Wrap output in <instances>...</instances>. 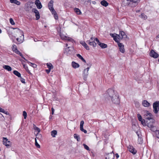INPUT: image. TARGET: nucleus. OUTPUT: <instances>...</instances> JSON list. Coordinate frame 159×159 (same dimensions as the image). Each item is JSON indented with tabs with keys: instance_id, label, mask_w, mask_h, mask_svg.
I'll list each match as a JSON object with an SVG mask.
<instances>
[{
	"instance_id": "nucleus-1",
	"label": "nucleus",
	"mask_w": 159,
	"mask_h": 159,
	"mask_svg": "<svg viewBox=\"0 0 159 159\" xmlns=\"http://www.w3.org/2000/svg\"><path fill=\"white\" fill-rule=\"evenodd\" d=\"M108 96L112 102L114 104H118L120 102L119 96L118 93L112 89H108L107 91Z\"/></svg>"
},
{
	"instance_id": "nucleus-2",
	"label": "nucleus",
	"mask_w": 159,
	"mask_h": 159,
	"mask_svg": "<svg viewBox=\"0 0 159 159\" xmlns=\"http://www.w3.org/2000/svg\"><path fill=\"white\" fill-rule=\"evenodd\" d=\"M14 29L15 30L14 31L15 36L19 37L16 38V40L19 44L21 43L24 40L23 32L22 31L18 28H15Z\"/></svg>"
},
{
	"instance_id": "nucleus-3",
	"label": "nucleus",
	"mask_w": 159,
	"mask_h": 159,
	"mask_svg": "<svg viewBox=\"0 0 159 159\" xmlns=\"http://www.w3.org/2000/svg\"><path fill=\"white\" fill-rule=\"evenodd\" d=\"M146 122L147 123V126L151 128V130L153 131H156V129L153 125V124L154 122V120L153 119H152L151 120H149V121H147Z\"/></svg>"
},
{
	"instance_id": "nucleus-4",
	"label": "nucleus",
	"mask_w": 159,
	"mask_h": 159,
	"mask_svg": "<svg viewBox=\"0 0 159 159\" xmlns=\"http://www.w3.org/2000/svg\"><path fill=\"white\" fill-rule=\"evenodd\" d=\"M3 144L7 148H10L11 145V142L9 141L7 138H3Z\"/></svg>"
},
{
	"instance_id": "nucleus-5",
	"label": "nucleus",
	"mask_w": 159,
	"mask_h": 159,
	"mask_svg": "<svg viewBox=\"0 0 159 159\" xmlns=\"http://www.w3.org/2000/svg\"><path fill=\"white\" fill-rule=\"evenodd\" d=\"M95 40V39H94L93 38H91L89 40H88L87 42L90 46H93V47H95L96 46L97 44L94 41Z\"/></svg>"
},
{
	"instance_id": "nucleus-6",
	"label": "nucleus",
	"mask_w": 159,
	"mask_h": 159,
	"mask_svg": "<svg viewBox=\"0 0 159 159\" xmlns=\"http://www.w3.org/2000/svg\"><path fill=\"white\" fill-rule=\"evenodd\" d=\"M60 35L61 39L63 40H67V41L71 42L72 43H73L74 41L73 39L70 38L66 36L65 35L61 34Z\"/></svg>"
},
{
	"instance_id": "nucleus-7",
	"label": "nucleus",
	"mask_w": 159,
	"mask_h": 159,
	"mask_svg": "<svg viewBox=\"0 0 159 159\" xmlns=\"http://www.w3.org/2000/svg\"><path fill=\"white\" fill-rule=\"evenodd\" d=\"M89 67H87L86 69H85L83 72V77L84 79L86 80L88 75V71L89 69Z\"/></svg>"
},
{
	"instance_id": "nucleus-8",
	"label": "nucleus",
	"mask_w": 159,
	"mask_h": 159,
	"mask_svg": "<svg viewBox=\"0 0 159 159\" xmlns=\"http://www.w3.org/2000/svg\"><path fill=\"white\" fill-rule=\"evenodd\" d=\"M53 1L52 0H51L50 2H49L48 4V7L49 9L50 10V11H51V12H52L53 13L55 12V10H54L53 7Z\"/></svg>"
},
{
	"instance_id": "nucleus-9",
	"label": "nucleus",
	"mask_w": 159,
	"mask_h": 159,
	"mask_svg": "<svg viewBox=\"0 0 159 159\" xmlns=\"http://www.w3.org/2000/svg\"><path fill=\"white\" fill-rule=\"evenodd\" d=\"M95 41L102 48H105L107 47V45L106 44L100 42L98 38H95Z\"/></svg>"
},
{
	"instance_id": "nucleus-10",
	"label": "nucleus",
	"mask_w": 159,
	"mask_h": 159,
	"mask_svg": "<svg viewBox=\"0 0 159 159\" xmlns=\"http://www.w3.org/2000/svg\"><path fill=\"white\" fill-rule=\"evenodd\" d=\"M150 55L151 57L155 58H156L158 57V54L153 50H152L150 52Z\"/></svg>"
},
{
	"instance_id": "nucleus-11",
	"label": "nucleus",
	"mask_w": 159,
	"mask_h": 159,
	"mask_svg": "<svg viewBox=\"0 0 159 159\" xmlns=\"http://www.w3.org/2000/svg\"><path fill=\"white\" fill-rule=\"evenodd\" d=\"M118 46L120 51L121 52L124 53L125 52V50L124 48V45L122 43L120 42L118 43Z\"/></svg>"
},
{
	"instance_id": "nucleus-12",
	"label": "nucleus",
	"mask_w": 159,
	"mask_h": 159,
	"mask_svg": "<svg viewBox=\"0 0 159 159\" xmlns=\"http://www.w3.org/2000/svg\"><path fill=\"white\" fill-rule=\"evenodd\" d=\"M128 148L129 151L133 154H135L136 153V151L132 146L129 145L128 147Z\"/></svg>"
},
{
	"instance_id": "nucleus-13",
	"label": "nucleus",
	"mask_w": 159,
	"mask_h": 159,
	"mask_svg": "<svg viewBox=\"0 0 159 159\" xmlns=\"http://www.w3.org/2000/svg\"><path fill=\"white\" fill-rule=\"evenodd\" d=\"M84 123V122L83 120L81 121L80 125V129L84 133L86 134L87 133V131L83 129Z\"/></svg>"
},
{
	"instance_id": "nucleus-14",
	"label": "nucleus",
	"mask_w": 159,
	"mask_h": 159,
	"mask_svg": "<svg viewBox=\"0 0 159 159\" xmlns=\"http://www.w3.org/2000/svg\"><path fill=\"white\" fill-rule=\"evenodd\" d=\"M32 11L35 13L36 16V19L38 20L40 18V15L39 11L36 9H32Z\"/></svg>"
},
{
	"instance_id": "nucleus-15",
	"label": "nucleus",
	"mask_w": 159,
	"mask_h": 159,
	"mask_svg": "<svg viewBox=\"0 0 159 159\" xmlns=\"http://www.w3.org/2000/svg\"><path fill=\"white\" fill-rule=\"evenodd\" d=\"M73 49L72 47H68L65 48L64 52L66 54H70L72 53V51Z\"/></svg>"
},
{
	"instance_id": "nucleus-16",
	"label": "nucleus",
	"mask_w": 159,
	"mask_h": 159,
	"mask_svg": "<svg viewBox=\"0 0 159 159\" xmlns=\"http://www.w3.org/2000/svg\"><path fill=\"white\" fill-rule=\"evenodd\" d=\"M35 4L38 8L40 9L42 7V6L39 0H36L35 1Z\"/></svg>"
},
{
	"instance_id": "nucleus-17",
	"label": "nucleus",
	"mask_w": 159,
	"mask_h": 159,
	"mask_svg": "<svg viewBox=\"0 0 159 159\" xmlns=\"http://www.w3.org/2000/svg\"><path fill=\"white\" fill-rule=\"evenodd\" d=\"M119 35H120V39H125L127 38V36L123 31H120Z\"/></svg>"
},
{
	"instance_id": "nucleus-18",
	"label": "nucleus",
	"mask_w": 159,
	"mask_h": 159,
	"mask_svg": "<svg viewBox=\"0 0 159 159\" xmlns=\"http://www.w3.org/2000/svg\"><path fill=\"white\" fill-rule=\"evenodd\" d=\"M145 118L148 120H151L152 119H153L152 117V115L151 113H146L145 115Z\"/></svg>"
},
{
	"instance_id": "nucleus-19",
	"label": "nucleus",
	"mask_w": 159,
	"mask_h": 159,
	"mask_svg": "<svg viewBox=\"0 0 159 159\" xmlns=\"http://www.w3.org/2000/svg\"><path fill=\"white\" fill-rule=\"evenodd\" d=\"M142 105L145 107H148L150 105V104L146 100H143L142 102Z\"/></svg>"
},
{
	"instance_id": "nucleus-20",
	"label": "nucleus",
	"mask_w": 159,
	"mask_h": 159,
	"mask_svg": "<svg viewBox=\"0 0 159 159\" xmlns=\"http://www.w3.org/2000/svg\"><path fill=\"white\" fill-rule=\"evenodd\" d=\"M114 156L111 153L108 154L106 157V159H114Z\"/></svg>"
},
{
	"instance_id": "nucleus-21",
	"label": "nucleus",
	"mask_w": 159,
	"mask_h": 159,
	"mask_svg": "<svg viewBox=\"0 0 159 159\" xmlns=\"http://www.w3.org/2000/svg\"><path fill=\"white\" fill-rule=\"evenodd\" d=\"M80 43L87 50H89V48L88 45L84 41H81Z\"/></svg>"
},
{
	"instance_id": "nucleus-22",
	"label": "nucleus",
	"mask_w": 159,
	"mask_h": 159,
	"mask_svg": "<svg viewBox=\"0 0 159 159\" xmlns=\"http://www.w3.org/2000/svg\"><path fill=\"white\" fill-rule=\"evenodd\" d=\"M120 39V35L116 34L114 38V40L118 43H119V40Z\"/></svg>"
},
{
	"instance_id": "nucleus-23",
	"label": "nucleus",
	"mask_w": 159,
	"mask_h": 159,
	"mask_svg": "<svg viewBox=\"0 0 159 159\" xmlns=\"http://www.w3.org/2000/svg\"><path fill=\"white\" fill-rule=\"evenodd\" d=\"M72 66L73 68L75 69L79 67L80 65L76 63L75 62L72 61Z\"/></svg>"
},
{
	"instance_id": "nucleus-24",
	"label": "nucleus",
	"mask_w": 159,
	"mask_h": 159,
	"mask_svg": "<svg viewBox=\"0 0 159 159\" xmlns=\"http://www.w3.org/2000/svg\"><path fill=\"white\" fill-rule=\"evenodd\" d=\"M3 68L5 70L8 71H11L12 70L11 68L9 66L4 65L3 66Z\"/></svg>"
},
{
	"instance_id": "nucleus-25",
	"label": "nucleus",
	"mask_w": 159,
	"mask_h": 159,
	"mask_svg": "<svg viewBox=\"0 0 159 159\" xmlns=\"http://www.w3.org/2000/svg\"><path fill=\"white\" fill-rule=\"evenodd\" d=\"M10 1L11 3L16 4L17 5H20V2L17 0H11Z\"/></svg>"
},
{
	"instance_id": "nucleus-26",
	"label": "nucleus",
	"mask_w": 159,
	"mask_h": 159,
	"mask_svg": "<svg viewBox=\"0 0 159 159\" xmlns=\"http://www.w3.org/2000/svg\"><path fill=\"white\" fill-rule=\"evenodd\" d=\"M100 3L102 5L105 7L107 6L108 5V3L105 0L102 1Z\"/></svg>"
},
{
	"instance_id": "nucleus-27",
	"label": "nucleus",
	"mask_w": 159,
	"mask_h": 159,
	"mask_svg": "<svg viewBox=\"0 0 159 159\" xmlns=\"http://www.w3.org/2000/svg\"><path fill=\"white\" fill-rule=\"evenodd\" d=\"M77 56L80 59H81L83 61L84 63H86V61L84 59L83 57L80 54H77Z\"/></svg>"
},
{
	"instance_id": "nucleus-28",
	"label": "nucleus",
	"mask_w": 159,
	"mask_h": 159,
	"mask_svg": "<svg viewBox=\"0 0 159 159\" xmlns=\"http://www.w3.org/2000/svg\"><path fill=\"white\" fill-rule=\"evenodd\" d=\"M74 137L75 139H76L78 141H79L80 140V136L76 134H75L74 135Z\"/></svg>"
},
{
	"instance_id": "nucleus-29",
	"label": "nucleus",
	"mask_w": 159,
	"mask_h": 159,
	"mask_svg": "<svg viewBox=\"0 0 159 159\" xmlns=\"http://www.w3.org/2000/svg\"><path fill=\"white\" fill-rule=\"evenodd\" d=\"M57 132L56 130H54L51 132V135L53 137H55L56 135L57 134Z\"/></svg>"
},
{
	"instance_id": "nucleus-30",
	"label": "nucleus",
	"mask_w": 159,
	"mask_h": 159,
	"mask_svg": "<svg viewBox=\"0 0 159 159\" xmlns=\"http://www.w3.org/2000/svg\"><path fill=\"white\" fill-rule=\"evenodd\" d=\"M124 3L126 5H128L130 4H132L131 1L130 0H124Z\"/></svg>"
},
{
	"instance_id": "nucleus-31",
	"label": "nucleus",
	"mask_w": 159,
	"mask_h": 159,
	"mask_svg": "<svg viewBox=\"0 0 159 159\" xmlns=\"http://www.w3.org/2000/svg\"><path fill=\"white\" fill-rule=\"evenodd\" d=\"M33 127L34 129L35 130L37 131L38 133L40 132V129L39 128L37 127L34 124H33Z\"/></svg>"
},
{
	"instance_id": "nucleus-32",
	"label": "nucleus",
	"mask_w": 159,
	"mask_h": 159,
	"mask_svg": "<svg viewBox=\"0 0 159 159\" xmlns=\"http://www.w3.org/2000/svg\"><path fill=\"white\" fill-rule=\"evenodd\" d=\"M13 73L14 74L17 76L18 77H20V74L17 71L14 70L13 71Z\"/></svg>"
},
{
	"instance_id": "nucleus-33",
	"label": "nucleus",
	"mask_w": 159,
	"mask_h": 159,
	"mask_svg": "<svg viewBox=\"0 0 159 159\" xmlns=\"http://www.w3.org/2000/svg\"><path fill=\"white\" fill-rule=\"evenodd\" d=\"M75 12L78 15H80L81 12L80 10L77 8H75L74 9Z\"/></svg>"
},
{
	"instance_id": "nucleus-34",
	"label": "nucleus",
	"mask_w": 159,
	"mask_h": 159,
	"mask_svg": "<svg viewBox=\"0 0 159 159\" xmlns=\"http://www.w3.org/2000/svg\"><path fill=\"white\" fill-rule=\"evenodd\" d=\"M159 105V102H156L153 104V108H158V106Z\"/></svg>"
},
{
	"instance_id": "nucleus-35",
	"label": "nucleus",
	"mask_w": 159,
	"mask_h": 159,
	"mask_svg": "<svg viewBox=\"0 0 159 159\" xmlns=\"http://www.w3.org/2000/svg\"><path fill=\"white\" fill-rule=\"evenodd\" d=\"M47 66L48 67V69L50 70L52 69L53 67L52 65L50 63H47Z\"/></svg>"
},
{
	"instance_id": "nucleus-36",
	"label": "nucleus",
	"mask_w": 159,
	"mask_h": 159,
	"mask_svg": "<svg viewBox=\"0 0 159 159\" xmlns=\"http://www.w3.org/2000/svg\"><path fill=\"white\" fill-rule=\"evenodd\" d=\"M131 1L133 4H134V5H132V6H135L137 5V2L138 0H130Z\"/></svg>"
},
{
	"instance_id": "nucleus-37",
	"label": "nucleus",
	"mask_w": 159,
	"mask_h": 159,
	"mask_svg": "<svg viewBox=\"0 0 159 159\" xmlns=\"http://www.w3.org/2000/svg\"><path fill=\"white\" fill-rule=\"evenodd\" d=\"M140 18H143L144 19H147V16L143 13H142L139 16Z\"/></svg>"
},
{
	"instance_id": "nucleus-38",
	"label": "nucleus",
	"mask_w": 159,
	"mask_h": 159,
	"mask_svg": "<svg viewBox=\"0 0 159 159\" xmlns=\"http://www.w3.org/2000/svg\"><path fill=\"white\" fill-rule=\"evenodd\" d=\"M52 14L54 15V17L56 20H57L58 19V16L57 13H56V12L55 11V12L53 13L52 12Z\"/></svg>"
},
{
	"instance_id": "nucleus-39",
	"label": "nucleus",
	"mask_w": 159,
	"mask_h": 159,
	"mask_svg": "<svg viewBox=\"0 0 159 159\" xmlns=\"http://www.w3.org/2000/svg\"><path fill=\"white\" fill-rule=\"evenodd\" d=\"M138 137H139V135L138 134ZM138 143L139 144H140L142 143V139L141 138L139 137L138 139Z\"/></svg>"
},
{
	"instance_id": "nucleus-40",
	"label": "nucleus",
	"mask_w": 159,
	"mask_h": 159,
	"mask_svg": "<svg viewBox=\"0 0 159 159\" xmlns=\"http://www.w3.org/2000/svg\"><path fill=\"white\" fill-rule=\"evenodd\" d=\"M35 145L37 148H39L40 147V145L38 143L36 138H35Z\"/></svg>"
},
{
	"instance_id": "nucleus-41",
	"label": "nucleus",
	"mask_w": 159,
	"mask_h": 159,
	"mask_svg": "<svg viewBox=\"0 0 159 159\" xmlns=\"http://www.w3.org/2000/svg\"><path fill=\"white\" fill-rule=\"evenodd\" d=\"M12 49L13 51L14 52L17 49L16 46L15 45L13 44L12 45Z\"/></svg>"
},
{
	"instance_id": "nucleus-42",
	"label": "nucleus",
	"mask_w": 159,
	"mask_h": 159,
	"mask_svg": "<svg viewBox=\"0 0 159 159\" xmlns=\"http://www.w3.org/2000/svg\"><path fill=\"white\" fill-rule=\"evenodd\" d=\"M0 112L7 114V112L5 111L4 109L0 107Z\"/></svg>"
},
{
	"instance_id": "nucleus-43",
	"label": "nucleus",
	"mask_w": 159,
	"mask_h": 159,
	"mask_svg": "<svg viewBox=\"0 0 159 159\" xmlns=\"http://www.w3.org/2000/svg\"><path fill=\"white\" fill-rule=\"evenodd\" d=\"M28 62L29 63H30V65L31 66L33 67L34 68H36L37 67V65L36 64H34V63H31L30 62H29V61H28Z\"/></svg>"
},
{
	"instance_id": "nucleus-44",
	"label": "nucleus",
	"mask_w": 159,
	"mask_h": 159,
	"mask_svg": "<svg viewBox=\"0 0 159 159\" xmlns=\"http://www.w3.org/2000/svg\"><path fill=\"white\" fill-rule=\"evenodd\" d=\"M9 20H10V22L11 25H14L15 24V23L12 18H10Z\"/></svg>"
},
{
	"instance_id": "nucleus-45",
	"label": "nucleus",
	"mask_w": 159,
	"mask_h": 159,
	"mask_svg": "<svg viewBox=\"0 0 159 159\" xmlns=\"http://www.w3.org/2000/svg\"><path fill=\"white\" fill-rule=\"evenodd\" d=\"M83 146H84L85 149L86 150H89V148L87 145L85 144H83Z\"/></svg>"
},
{
	"instance_id": "nucleus-46",
	"label": "nucleus",
	"mask_w": 159,
	"mask_h": 159,
	"mask_svg": "<svg viewBox=\"0 0 159 159\" xmlns=\"http://www.w3.org/2000/svg\"><path fill=\"white\" fill-rule=\"evenodd\" d=\"M23 115L24 117V118L25 119L27 117V113L25 111H23Z\"/></svg>"
},
{
	"instance_id": "nucleus-47",
	"label": "nucleus",
	"mask_w": 159,
	"mask_h": 159,
	"mask_svg": "<svg viewBox=\"0 0 159 159\" xmlns=\"http://www.w3.org/2000/svg\"><path fill=\"white\" fill-rule=\"evenodd\" d=\"M137 116H138V120L139 121L142 120V116L139 114H137Z\"/></svg>"
},
{
	"instance_id": "nucleus-48",
	"label": "nucleus",
	"mask_w": 159,
	"mask_h": 159,
	"mask_svg": "<svg viewBox=\"0 0 159 159\" xmlns=\"http://www.w3.org/2000/svg\"><path fill=\"white\" fill-rule=\"evenodd\" d=\"M141 122V123L142 124L143 126H145L146 125V123L145 121L144 120H142L140 121Z\"/></svg>"
},
{
	"instance_id": "nucleus-49",
	"label": "nucleus",
	"mask_w": 159,
	"mask_h": 159,
	"mask_svg": "<svg viewBox=\"0 0 159 159\" xmlns=\"http://www.w3.org/2000/svg\"><path fill=\"white\" fill-rule=\"evenodd\" d=\"M153 108L154 109V111H153L154 112H155V113H157L158 112V111L157 110V108Z\"/></svg>"
},
{
	"instance_id": "nucleus-50",
	"label": "nucleus",
	"mask_w": 159,
	"mask_h": 159,
	"mask_svg": "<svg viewBox=\"0 0 159 159\" xmlns=\"http://www.w3.org/2000/svg\"><path fill=\"white\" fill-rule=\"evenodd\" d=\"M41 137V135L40 134H39L38 133L36 135V138H35L38 139L40 137Z\"/></svg>"
},
{
	"instance_id": "nucleus-51",
	"label": "nucleus",
	"mask_w": 159,
	"mask_h": 159,
	"mask_svg": "<svg viewBox=\"0 0 159 159\" xmlns=\"http://www.w3.org/2000/svg\"><path fill=\"white\" fill-rule=\"evenodd\" d=\"M24 67L26 70L30 74V71L28 70L27 67H26L25 66V65H24Z\"/></svg>"
},
{
	"instance_id": "nucleus-52",
	"label": "nucleus",
	"mask_w": 159,
	"mask_h": 159,
	"mask_svg": "<svg viewBox=\"0 0 159 159\" xmlns=\"http://www.w3.org/2000/svg\"><path fill=\"white\" fill-rule=\"evenodd\" d=\"M20 81L23 83H25V80L24 79H23V78H20Z\"/></svg>"
},
{
	"instance_id": "nucleus-53",
	"label": "nucleus",
	"mask_w": 159,
	"mask_h": 159,
	"mask_svg": "<svg viewBox=\"0 0 159 159\" xmlns=\"http://www.w3.org/2000/svg\"><path fill=\"white\" fill-rule=\"evenodd\" d=\"M14 52H15V53H16V54H20V52L19 51H18L17 49Z\"/></svg>"
},
{
	"instance_id": "nucleus-54",
	"label": "nucleus",
	"mask_w": 159,
	"mask_h": 159,
	"mask_svg": "<svg viewBox=\"0 0 159 159\" xmlns=\"http://www.w3.org/2000/svg\"><path fill=\"white\" fill-rule=\"evenodd\" d=\"M19 55L22 58H23L24 60H25V61H27L26 59H25V58H24L23 57V55L20 53V54H19Z\"/></svg>"
},
{
	"instance_id": "nucleus-55",
	"label": "nucleus",
	"mask_w": 159,
	"mask_h": 159,
	"mask_svg": "<svg viewBox=\"0 0 159 159\" xmlns=\"http://www.w3.org/2000/svg\"><path fill=\"white\" fill-rule=\"evenodd\" d=\"M110 35L113 38V39H114V37H115V35L114 34H110Z\"/></svg>"
},
{
	"instance_id": "nucleus-56",
	"label": "nucleus",
	"mask_w": 159,
	"mask_h": 159,
	"mask_svg": "<svg viewBox=\"0 0 159 159\" xmlns=\"http://www.w3.org/2000/svg\"><path fill=\"white\" fill-rule=\"evenodd\" d=\"M50 70V69H48V70H46V72L48 73V74L49 73L50 70Z\"/></svg>"
},
{
	"instance_id": "nucleus-57",
	"label": "nucleus",
	"mask_w": 159,
	"mask_h": 159,
	"mask_svg": "<svg viewBox=\"0 0 159 159\" xmlns=\"http://www.w3.org/2000/svg\"><path fill=\"white\" fill-rule=\"evenodd\" d=\"M52 114L53 115L54 114V108H52Z\"/></svg>"
},
{
	"instance_id": "nucleus-58",
	"label": "nucleus",
	"mask_w": 159,
	"mask_h": 159,
	"mask_svg": "<svg viewBox=\"0 0 159 159\" xmlns=\"http://www.w3.org/2000/svg\"><path fill=\"white\" fill-rule=\"evenodd\" d=\"M116 157L117 158H118L119 157V155H118V154H117V153H116Z\"/></svg>"
},
{
	"instance_id": "nucleus-59",
	"label": "nucleus",
	"mask_w": 159,
	"mask_h": 159,
	"mask_svg": "<svg viewBox=\"0 0 159 159\" xmlns=\"http://www.w3.org/2000/svg\"><path fill=\"white\" fill-rule=\"evenodd\" d=\"M156 38H159V34L158 35H157L156 36Z\"/></svg>"
},
{
	"instance_id": "nucleus-60",
	"label": "nucleus",
	"mask_w": 159,
	"mask_h": 159,
	"mask_svg": "<svg viewBox=\"0 0 159 159\" xmlns=\"http://www.w3.org/2000/svg\"><path fill=\"white\" fill-rule=\"evenodd\" d=\"M1 33H2V30H1V29H0V34Z\"/></svg>"
},
{
	"instance_id": "nucleus-61",
	"label": "nucleus",
	"mask_w": 159,
	"mask_h": 159,
	"mask_svg": "<svg viewBox=\"0 0 159 159\" xmlns=\"http://www.w3.org/2000/svg\"><path fill=\"white\" fill-rule=\"evenodd\" d=\"M66 46H68V44L66 43Z\"/></svg>"
},
{
	"instance_id": "nucleus-62",
	"label": "nucleus",
	"mask_w": 159,
	"mask_h": 159,
	"mask_svg": "<svg viewBox=\"0 0 159 159\" xmlns=\"http://www.w3.org/2000/svg\"><path fill=\"white\" fill-rule=\"evenodd\" d=\"M137 104H138V106H139V102H137Z\"/></svg>"
},
{
	"instance_id": "nucleus-63",
	"label": "nucleus",
	"mask_w": 159,
	"mask_h": 159,
	"mask_svg": "<svg viewBox=\"0 0 159 159\" xmlns=\"http://www.w3.org/2000/svg\"><path fill=\"white\" fill-rule=\"evenodd\" d=\"M139 11H136V12H139Z\"/></svg>"
},
{
	"instance_id": "nucleus-64",
	"label": "nucleus",
	"mask_w": 159,
	"mask_h": 159,
	"mask_svg": "<svg viewBox=\"0 0 159 159\" xmlns=\"http://www.w3.org/2000/svg\"><path fill=\"white\" fill-rule=\"evenodd\" d=\"M158 61L159 62V59H158Z\"/></svg>"
}]
</instances>
